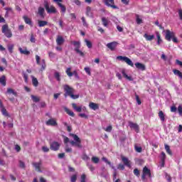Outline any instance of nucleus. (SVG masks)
I'll list each match as a JSON object with an SVG mask.
<instances>
[{"label": "nucleus", "instance_id": "30", "mask_svg": "<svg viewBox=\"0 0 182 182\" xmlns=\"http://www.w3.org/2000/svg\"><path fill=\"white\" fill-rule=\"evenodd\" d=\"M32 83L34 87H38L39 85V82L38 81V78L32 76Z\"/></svg>", "mask_w": 182, "mask_h": 182}, {"label": "nucleus", "instance_id": "28", "mask_svg": "<svg viewBox=\"0 0 182 182\" xmlns=\"http://www.w3.org/2000/svg\"><path fill=\"white\" fill-rule=\"evenodd\" d=\"M0 84L2 85V86H6V76L2 75L0 77Z\"/></svg>", "mask_w": 182, "mask_h": 182}, {"label": "nucleus", "instance_id": "32", "mask_svg": "<svg viewBox=\"0 0 182 182\" xmlns=\"http://www.w3.org/2000/svg\"><path fill=\"white\" fill-rule=\"evenodd\" d=\"M156 38H157V44L160 45L161 42H163V40L161 39V36L160 35V33L159 31L156 32Z\"/></svg>", "mask_w": 182, "mask_h": 182}, {"label": "nucleus", "instance_id": "57", "mask_svg": "<svg viewBox=\"0 0 182 182\" xmlns=\"http://www.w3.org/2000/svg\"><path fill=\"white\" fill-rule=\"evenodd\" d=\"M30 42H31V43H35V42H36V39L33 33L31 35Z\"/></svg>", "mask_w": 182, "mask_h": 182}, {"label": "nucleus", "instance_id": "21", "mask_svg": "<svg viewBox=\"0 0 182 182\" xmlns=\"http://www.w3.org/2000/svg\"><path fill=\"white\" fill-rule=\"evenodd\" d=\"M18 50L20 52V53H21V55H26V56H28V55H31V51L28 50L27 48H25L24 50L22 49V48H18Z\"/></svg>", "mask_w": 182, "mask_h": 182}, {"label": "nucleus", "instance_id": "1", "mask_svg": "<svg viewBox=\"0 0 182 182\" xmlns=\"http://www.w3.org/2000/svg\"><path fill=\"white\" fill-rule=\"evenodd\" d=\"M64 92H65L64 94L65 97H68V96H70L71 99H79V95L73 94L75 93V89L68 85H64Z\"/></svg>", "mask_w": 182, "mask_h": 182}, {"label": "nucleus", "instance_id": "25", "mask_svg": "<svg viewBox=\"0 0 182 182\" xmlns=\"http://www.w3.org/2000/svg\"><path fill=\"white\" fill-rule=\"evenodd\" d=\"M64 110L68 116H71V117H75V112L69 109L68 107H64Z\"/></svg>", "mask_w": 182, "mask_h": 182}, {"label": "nucleus", "instance_id": "54", "mask_svg": "<svg viewBox=\"0 0 182 182\" xmlns=\"http://www.w3.org/2000/svg\"><path fill=\"white\" fill-rule=\"evenodd\" d=\"M82 160H85V161H87V160H90V158L86 154H84L82 155Z\"/></svg>", "mask_w": 182, "mask_h": 182}, {"label": "nucleus", "instance_id": "49", "mask_svg": "<svg viewBox=\"0 0 182 182\" xmlns=\"http://www.w3.org/2000/svg\"><path fill=\"white\" fill-rule=\"evenodd\" d=\"M92 163H95V164H97V163H99V158L98 157H96V156H93L92 159H91Z\"/></svg>", "mask_w": 182, "mask_h": 182}, {"label": "nucleus", "instance_id": "59", "mask_svg": "<svg viewBox=\"0 0 182 182\" xmlns=\"http://www.w3.org/2000/svg\"><path fill=\"white\" fill-rule=\"evenodd\" d=\"M118 170H124V165L123 164H119L117 166Z\"/></svg>", "mask_w": 182, "mask_h": 182}, {"label": "nucleus", "instance_id": "17", "mask_svg": "<svg viewBox=\"0 0 182 182\" xmlns=\"http://www.w3.org/2000/svg\"><path fill=\"white\" fill-rule=\"evenodd\" d=\"M55 41L58 46H60L63 43H65V39L62 36H58Z\"/></svg>", "mask_w": 182, "mask_h": 182}, {"label": "nucleus", "instance_id": "16", "mask_svg": "<svg viewBox=\"0 0 182 182\" xmlns=\"http://www.w3.org/2000/svg\"><path fill=\"white\" fill-rule=\"evenodd\" d=\"M32 166H33V167H35L36 170L38 172H42V171L41 170V166H42V161H39V162H33L32 164Z\"/></svg>", "mask_w": 182, "mask_h": 182}, {"label": "nucleus", "instance_id": "31", "mask_svg": "<svg viewBox=\"0 0 182 182\" xmlns=\"http://www.w3.org/2000/svg\"><path fill=\"white\" fill-rule=\"evenodd\" d=\"M144 38H145L146 41H153V39H154V35H149L147 33H145L144 35Z\"/></svg>", "mask_w": 182, "mask_h": 182}, {"label": "nucleus", "instance_id": "47", "mask_svg": "<svg viewBox=\"0 0 182 182\" xmlns=\"http://www.w3.org/2000/svg\"><path fill=\"white\" fill-rule=\"evenodd\" d=\"M22 75H23V77L24 79L25 83H28V74H26V73H25V72H23Z\"/></svg>", "mask_w": 182, "mask_h": 182}, {"label": "nucleus", "instance_id": "64", "mask_svg": "<svg viewBox=\"0 0 182 182\" xmlns=\"http://www.w3.org/2000/svg\"><path fill=\"white\" fill-rule=\"evenodd\" d=\"M178 112L179 114L181 116V114H182V107H181V105H179L178 107Z\"/></svg>", "mask_w": 182, "mask_h": 182}, {"label": "nucleus", "instance_id": "41", "mask_svg": "<svg viewBox=\"0 0 182 182\" xmlns=\"http://www.w3.org/2000/svg\"><path fill=\"white\" fill-rule=\"evenodd\" d=\"M85 42L86 43V46L89 48V49H91V48H92L93 45L92 44V42L90 41L85 39Z\"/></svg>", "mask_w": 182, "mask_h": 182}, {"label": "nucleus", "instance_id": "15", "mask_svg": "<svg viewBox=\"0 0 182 182\" xmlns=\"http://www.w3.org/2000/svg\"><path fill=\"white\" fill-rule=\"evenodd\" d=\"M129 127L131 129H134V130H135V132L136 133H139V132L140 131V128L139 127V124H137L136 123H134V122H129Z\"/></svg>", "mask_w": 182, "mask_h": 182}, {"label": "nucleus", "instance_id": "19", "mask_svg": "<svg viewBox=\"0 0 182 182\" xmlns=\"http://www.w3.org/2000/svg\"><path fill=\"white\" fill-rule=\"evenodd\" d=\"M85 14L87 16H89L90 18H93V12H92V7L87 6Z\"/></svg>", "mask_w": 182, "mask_h": 182}, {"label": "nucleus", "instance_id": "58", "mask_svg": "<svg viewBox=\"0 0 182 182\" xmlns=\"http://www.w3.org/2000/svg\"><path fill=\"white\" fill-rule=\"evenodd\" d=\"M84 70L86 72L87 74L89 75V76H90V75H92V73L90 72V68L88 67H85L84 68Z\"/></svg>", "mask_w": 182, "mask_h": 182}, {"label": "nucleus", "instance_id": "20", "mask_svg": "<svg viewBox=\"0 0 182 182\" xmlns=\"http://www.w3.org/2000/svg\"><path fill=\"white\" fill-rule=\"evenodd\" d=\"M6 95H14L16 97L18 96V92L15 91V90L12 88H7V91L6 92Z\"/></svg>", "mask_w": 182, "mask_h": 182}, {"label": "nucleus", "instance_id": "62", "mask_svg": "<svg viewBox=\"0 0 182 182\" xmlns=\"http://www.w3.org/2000/svg\"><path fill=\"white\" fill-rule=\"evenodd\" d=\"M19 166L21 168H25V163L22 161H19Z\"/></svg>", "mask_w": 182, "mask_h": 182}, {"label": "nucleus", "instance_id": "27", "mask_svg": "<svg viewBox=\"0 0 182 182\" xmlns=\"http://www.w3.org/2000/svg\"><path fill=\"white\" fill-rule=\"evenodd\" d=\"M89 107L90 109H92V110H97V109H99V105L95 102H90Z\"/></svg>", "mask_w": 182, "mask_h": 182}, {"label": "nucleus", "instance_id": "48", "mask_svg": "<svg viewBox=\"0 0 182 182\" xmlns=\"http://www.w3.org/2000/svg\"><path fill=\"white\" fill-rule=\"evenodd\" d=\"M77 180V174L73 175L70 178V181L71 182H76Z\"/></svg>", "mask_w": 182, "mask_h": 182}, {"label": "nucleus", "instance_id": "12", "mask_svg": "<svg viewBox=\"0 0 182 182\" xmlns=\"http://www.w3.org/2000/svg\"><path fill=\"white\" fill-rule=\"evenodd\" d=\"M72 70V68H67V70H65L66 74L68 75V76L69 77H72V76H75V77H79V74H77V71L74 70L73 73L70 72Z\"/></svg>", "mask_w": 182, "mask_h": 182}, {"label": "nucleus", "instance_id": "35", "mask_svg": "<svg viewBox=\"0 0 182 182\" xmlns=\"http://www.w3.org/2000/svg\"><path fill=\"white\" fill-rule=\"evenodd\" d=\"M158 115L161 121L164 122V120H166L164 112H163V111H159Z\"/></svg>", "mask_w": 182, "mask_h": 182}, {"label": "nucleus", "instance_id": "2", "mask_svg": "<svg viewBox=\"0 0 182 182\" xmlns=\"http://www.w3.org/2000/svg\"><path fill=\"white\" fill-rule=\"evenodd\" d=\"M165 39L168 42H170L172 39L174 43H178V39L177 37H176V33H174L173 31H171L170 30L166 31Z\"/></svg>", "mask_w": 182, "mask_h": 182}, {"label": "nucleus", "instance_id": "24", "mask_svg": "<svg viewBox=\"0 0 182 182\" xmlns=\"http://www.w3.org/2000/svg\"><path fill=\"white\" fill-rule=\"evenodd\" d=\"M117 43L116 42H112L107 44V47L110 49V50H114L116 49Z\"/></svg>", "mask_w": 182, "mask_h": 182}, {"label": "nucleus", "instance_id": "13", "mask_svg": "<svg viewBox=\"0 0 182 182\" xmlns=\"http://www.w3.org/2000/svg\"><path fill=\"white\" fill-rule=\"evenodd\" d=\"M46 126H52L53 127H55V126H58V122H56V119L51 118L46 122Z\"/></svg>", "mask_w": 182, "mask_h": 182}, {"label": "nucleus", "instance_id": "55", "mask_svg": "<svg viewBox=\"0 0 182 182\" xmlns=\"http://www.w3.org/2000/svg\"><path fill=\"white\" fill-rule=\"evenodd\" d=\"M136 23L138 25L143 23V20L141 18H139V15H136Z\"/></svg>", "mask_w": 182, "mask_h": 182}, {"label": "nucleus", "instance_id": "14", "mask_svg": "<svg viewBox=\"0 0 182 182\" xmlns=\"http://www.w3.org/2000/svg\"><path fill=\"white\" fill-rule=\"evenodd\" d=\"M122 161L124 163V166H127V167H132V164L130 163V160H129V158L122 156H121Z\"/></svg>", "mask_w": 182, "mask_h": 182}, {"label": "nucleus", "instance_id": "63", "mask_svg": "<svg viewBox=\"0 0 182 182\" xmlns=\"http://www.w3.org/2000/svg\"><path fill=\"white\" fill-rule=\"evenodd\" d=\"M42 150L43 151H44V153H48L49 151V149L48 148V146H43L42 147Z\"/></svg>", "mask_w": 182, "mask_h": 182}, {"label": "nucleus", "instance_id": "51", "mask_svg": "<svg viewBox=\"0 0 182 182\" xmlns=\"http://www.w3.org/2000/svg\"><path fill=\"white\" fill-rule=\"evenodd\" d=\"M76 53L80 55V56H82V58L85 57V53L81 51L80 49L75 50Z\"/></svg>", "mask_w": 182, "mask_h": 182}, {"label": "nucleus", "instance_id": "37", "mask_svg": "<svg viewBox=\"0 0 182 182\" xmlns=\"http://www.w3.org/2000/svg\"><path fill=\"white\" fill-rule=\"evenodd\" d=\"M46 25H48V21H38V26L40 28H42L43 26H46Z\"/></svg>", "mask_w": 182, "mask_h": 182}, {"label": "nucleus", "instance_id": "52", "mask_svg": "<svg viewBox=\"0 0 182 182\" xmlns=\"http://www.w3.org/2000/svg\"><path fill=\"white\" fill-rule=\"evenodd\" d=\"M135 98L136 100V103L140 105H141V100H140V97H139V95L137 94L135 95Z\"/></svg>", "mask_w": 182, "mask_h": 182}, {"label": "nucleus", "instance_id": "60", "mask_svg": "<svg viewBox=\"0 0 182 182\" xmlns=\"http://www.w3.org/2000/svg\"><path fill=\"white\" fill-rule=\"evenodd\" d=\"M178 14L179 15V19H181V21H182V9H179L178 10Z\"/></svg>", "mask_w": 182, "mask_h": 182}, {"label": "nucleus", "instance_id": "56", "mask_svg": "<svg viewBox=\"0 0 182 182\" xmlns=\"http://www.w3.org/2000/svg\"><path fill=\"white\" fill-rule=\"evenodd\" d=\"M112 129L113 127H112V125H109L106 129H104V130H105V132H107L108 133H110V132H112Z\"/></svg>", "mask_w": 182, "mask_h": 182}, {"label": "nucleus", "instance_id": "40", "mask_svg": "<svg viewBox=\"0 0 182 182\" xmlns=\"http://www.w3.org/2000/svg\"><path fill=\"white\" fill-rule=\"evenodd\" d=\"M31 99L34 103H38V102H40L41 99L35 95H31Z\"/></svg>", "mask_w": 182, "mask_h": 182}, {"label": "nucleus", "instance_id": "38", "mask_svg": "<svg viewBox=\"0 0 182 182\" xmlns=\"http://www.w3.org/2000/svg\"><path fill=\"white\" fill-rule=\"evenodd\" d=\"M165 150L166 153L169 154V156H173V152L171 151V149H170V146L165 144Z\"/></svg>", "mask_w": 182, "mask_h": 182}, {"label": "nucleus", "instance_id": "18", "mask_svg": "<svg viewBox=\"0 0 182 182\" xmlns=\"http://www.w3.org/2000/svg\"><path fill=\"white\" fill-rule=\"evenodd\" d=\"M135 66H136V69H139V70H142V71L146 70V65H144V64H143V63H135Z\"/></svg>", "mask_w": 182, "mask_h": 182}, {"label": "nucleus", "instance_id": "53", "mask_svg": "<svg viewBox=\"0 0 182 182\" xmlns=\"http://www.w3.org/2000/svg\"><path fill=\"white\" fill-rule=\"evenodd\" d=\"M161 161H166V153L164 152L161 154Z\"/></svg>", "mask_w": 182, "mask_h": 182}, {"label": "nucleus", "instance_id": "11", "mask_svg": "<svg viewBox=\"0 0 182 182\" xmlns=\"http://www.w3.org/2000/svg\"><path fill=\"white\" fill-rule=\"evenodd\" d=\"M105 2V4L107 6H110L113 9H119V7L117 6L114 5V0H103Z\"/></svg>", "mask_w": 182, "mask_h": 182}, {"label": "nucleus", "instance_id": "29", "mask_svg": "<svg viewBox=\"0 0 182 182\" xmlns=\"http://www.w3.org/2000/svg\"><path fill=\"white\" fill-rule=\"evenodd\" d=\"M38 15H40L41 18H45V9H43V7H39Z\"/></svg>", "mask_w": 182, "mask_h": 182}, {"label": "nucleus", "instance_id": "46", "mask_svg": "<svg viewBox=\"0 0 182 182\" xmlns=\"http://www.w3.org/2000/svg\"><path fill=\"white\" fill-rule=\"evenodd\" d=\"M134 174L136 177H140V171L137 168H134Z\"/></svg>", "mask_w": 182, "mask_h": 182}, {"label": "nucleus", "instance_id": "43", "mask_svg": "<svg viewBox=\"0 0 182 182\" xmlns=\"http://www.w3.org/2000/svg\"><path fill=\"white\" fill-rule=\"evenodd\" d=\"M1 113L4 114V116H6V117H9V114L8 113V111H6V109L1 108Z\"/></svg>", "mask_w": 182, "mask_h": 182}, {"label": "nucleus", "instance_id": "6", "mask_svg": "<svg viewBox=\"0 0 182 182\" xmlns=\"http://www.w3.org/2000/svg\"><path fill=\"white\" fill-rule=\"evenodd\" d=\"M44 7L48 14H56L57 10L54 6H49L48 1L44 2Z\"/></svg>", "mask_w": 182, "mask_h": 182}, {"label": "nucleus", "instance_id": "34", "mask_svg": "<svg viewBox=\"0 0 182 182\" xmlns=\"http://www.w3.org/2000/svg\"><path fill=\"white\" fill-rule=\"evenodd\" d=\"M73 108L76 110L78 113H80L82 112V107H77L75 103L72 104Z\"/></svg>", "mask_w": 182, "mask_h": 182}, {"label": "nucleus", "instance_id": "50", "mask_svg": "<svg viewBox=\"0 0 182 182\" xmlns=\"http://www.w3.org/2000/svg\"><path fill=\"white\" fill-rule=\"evenodd\" d=\"M14 44H11L9 46H8V49H9V53H14Z\"/></svg>", "mask_w": 182, "mask_h": 182}, {"label": "nucleus", "instance_id": "45", "mask_svg": "<svg viewBox=\"0 0 182 182\" xmlns=\"http://www.w3.org/2000/svg\"><path fill=\"white\" fill-rule=\"evenodd\" d=\"M81 20H82L83 26H85V28H87L89 26V24H87V23L86 22V18L85 17H82Z\"/></svg>", "mask_w": 182, "mask_h": 182}, {"label": "nucleus", "instance_id": "7", "mask_svg": "<svg viewBox=\"0 0 182 182\" xmlns=\"http://www.w3.org/2000/svg\"><path fill=\"white\" fill-rule=\"evenodd\" d=\"M149 176V178H151V171L147 166H144L142 170L141 179L144 181L146 180V176Z\"/></svg>", "mask_w": 182, "mask_h": 182}, {"label": "nucleus", "instance_id": "23", "mask_svg": "<svg viewBox=\"0 0 182 182\" xmlns=\"http://www.w3.org/2000/svg\"><path fill=\"white\" fill-rule=\"evenodd\" d=\"M122 74L123 77H125V79H127V80H129V82H133V77H132V76L127 75L124 70L122 71Z\"/></svg>", "mask_w": 182, "mask_h": 182}, {"label": "nucleus", "instance_id": "4", "mask_svg": "<svg viewBox=\"0 0 182 182\" xmlns=\"http://www.w3.org/2000/svg\"><path fill=\"white\" fill-rule=\"evenodd\" d=\"M1 32L6 38H12V31L9 29L8 24H4L1 27Z\"/></svg>", "mask_w": 182, "mask_h": 182}, {"label": "nucleus", "instance_id": "42", "mask_svg": "<svg viewBox=\"0 0 182 182\" xmlns=\"http://www.w3.org/2000/svg\"><path fill=\"white\" fill-rule=\"evenodd\" d=\"M134 149L136 153H141V151H143V148H141V146H137V145H134Z\"/></svg>", "mask_w": 182, "mask_h": 182}, {"label": "nucleus", "instance_id": "3", "mask_svg": "<svg viewBox=\"0 0 182 182\" xmlns=\"http://www.w3.org/2000/svg\"><path fill=\"white\" fill-rule=\"evenodd\" d=\"M70 136L74 139L75 141H70V143L72 146H76L79 149H82V141L80 138L75 134H70Z\"/></svg>", "mask_w": 182, "mask_h": 182}, {"label": "nucleus", "instance_id": "26", "mask_svg": "<svg viewBox=\"0 0 182 182\" xmlns=\"http://www.w3.org/2000/svg\"><path fill=\"white\" fill-rule=\"evenodd\" d=\"M72 43L75 46V51L80 49V41H72Z\"/></svg>", "mask_w": 182, "mask_h": 182}, {"label": "nucleus", "instance_id": "36", "mask_svg": "<svg viewBox=\"0 0 182 182\" xmlns=\"http://www.w3.org/2000/svg\"><path fill=\"white\" fill-rule=\"evenodd\" d=\"M4 9L6 11L5 16H8V15H9V12L14 14V10L11 7H6Z\"/></svg>", "mask_w": 182, "mask_h": 182}, {"label": "nucleus", "instance_id": "5", "mask_svg": "<svg viewBox=\"0 0 182 182\" xmlns=\"http://www.w3.org/2000/svg\"><path fill=\"white\" fill-rule=\"evenodd\" d=\"M117 59L118 60H121L122 62H125V63L128 64L129 66H131L132 68H133L134 66L133 61H132V60H130V58H129L126 56L119 55L117 57Z\"/></svg>", "mask_w": 182, "mask_h": 182}, {"label": "nucleus", "instance_id": "61", "mask_svg": "<svg viewBox=\"0 0 182 182\" xmlns=\"http://www.w3.org/2000/svg\"><path fill=\"white\" fill-rule=\"evenodd\" d=\"M80 182H86V175L85 173L81 176V181Z\"/></svg>", "mask_w": 182, "mask_h": 182}, {"label": "nucleus", "instance_id": "33", "mask_svg": "<svg viewBox=\"0 0 182 182\" xmlns=\"http://www.w3.org/2000/svg\"><path fill=\"white\" fill-rule=\"evenodd\" d=\"M173 73L176 76H178V77H180V79H182V73L178 70H173Z\"/></svg>", "mask_w": 182, "mask_h": 182}, {"label": "nucleus", "instance_id": "44", "mask_svg": "<svg viewBox=\"0 0 182 182\" xmlns=\"http://www.w3.org/2000/svg\"><path fill=\"white\" fill-rule=\"evenodd\" d=\"M54 77H55L56 80H58V82H60V73H59L58 72H55L54 74Z\"/></svg>", "mask_w": 182, "mask_h": 182}, {"label": "nucleus", "instance_id": "10", "mask_svg": "<svg viewBox=\"0 0 182 182\" xmlns=\"http://www.w3.org/2000/svg\"><path fill=\"white\" fill-rule=\"evenodd\" d=\"M60 148V144L58 143V141H53L50 144V150H53V151H58L59 149Z\"/></svg>", "mask_w": 182, "mask_h": 182}, {"label": "nucleus", "instance_id": "39", "mask_svg": "<svg viewBox=\"0 0 182 182\" xmlns=\"http://www.w3.org/2000/svg\"><path fill=\"white\" fill-rule=\"evenodd\" d=\"M102 22L103 26L107 27V26L109 25V20H107V18L105 17L102 18Z\"/></svg>", "mask_w": 182, "mask_h": 182}, {"label": "nucleus", "instance_id": "8", "mask_svg": "<svg viewBox=\"0 0 182 182\" xmlns=\"http://www.w3.org/2000/svg\"><path fill=\"white\" fill-rule=\"evenodd\" d=\"M36 60L37 65H38L39 66H41V70H45V69H46V62L45 61V59H43L41 63V57L36 55Z\"/></svg>", "mask_w": 182, "mask_h": 182}, {"label": "nucleus", "instance_id": "22", "mask_svg": "<svg viewBox=\"0 0 182 182\" xmlns=\"http://www.w3.org/2000/svg\"><path fill=\"white\" fill-rule=\"evenodd\" d=\"M23 19L27 25H29L30 26H32V20L28 17V16H23Z\"/></svg>", "mask_w": 182, "mask_h": 182}, {"label": "nucleus", "instance_id": "9", "mask_svg": "<svg viewBox=\"0 0 182 182\" xmlns=\"http://www.w3.org/2000/svg\"><path fill=\"white\" fill-rule=\"evenodd\" d=\"M55 4H58L59 8H60V12L62 14H66V6L62 4L63 2V0H53Z\"/></svg>", "mask_w": 182, "mask_h": 182}]
</instances>
